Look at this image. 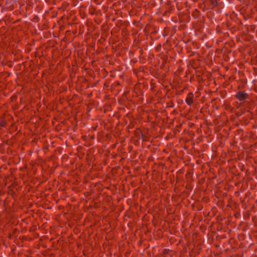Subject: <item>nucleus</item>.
I'll list each match as a JSON object with an SVG mask.
<instances>
[{"instance_id":"obj_1","label":"nucleus","mask_w":257,"mask_h":257,"mask_svg":"<svg viewBox=\"0 0 257 257\" xmlns=\"http://www.w3.org/2000/svg\"><path fill=\"white\" fill-rule=\"evenodd\" d=\"M237 96L239 100H243L246 98V94L243 92H239Z\"/></svg>"},{"instance_id":"obj_2","label":"nucleus","mask_w":257,"mask_h":257,"mask_svg":"<svg viewBox=\"0 0 257 257\" xmlns=\"http://www.w3.org/2000/svg\"><path fill=\"white\" fill-rule=\"evenodd\" d=\"M186 102L188 104L191 105L193 102V99L191 95H189L186 99Z\"/></svg>"}]
</instances>
